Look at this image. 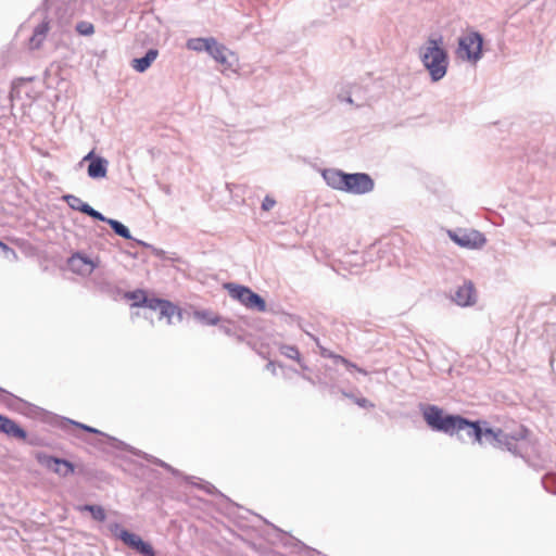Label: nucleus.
<instances>
[{
    "label": "nucleus",
    "instance_id": "obj_1",
    "mask_svg": "<svg viewBox=\"0 0 556 556\" xmlns=\"http://www.w3.org/2000/svg\"><path fill=\"white\" fill-rule=\"evenodd\" d=\"M419 59L433 83L440 81L446 75L450 60L441 36L428 37L425 46L419 48Z\"/></svg>",
    "mask_w": 556,
    "mask_h": 556
},
{
    "label": "nucleus",
    "instance_id": "obj_2",
    "mask_svg": "<svg viewBox=\"0 0 556 556\" xmlns=\"http://www.w3.org/2000/svg\"><path fill=\"white\" fill-rule=\"evenodd\" d=\"M426 424L434 431L443 432L448 435L455 434V429L467 426L464 417L460 415L445 414L437 405H427L422 412Z\"/></svg>",
    "mask_w": 556,
    "mask_h": 556
},
{
    "label": "nucleus",
    "instance_id": "obj_3",
    "mask_svg": "<svg viewBox=\"0 0 556 556\" xmlns=\"http://www.w3.org/2000/svg\"><path fill=\"white\" fill-rule=\"evenodd\" d=\"M110 532L121 540L127 547L141 556H156L153 546L136 533L124 529L118 522L109 525Z\"/></svg>",
    "mask_w": 556,
    "mask_h": 556
},
{
    "label": "nucleus",
    "instance_id": "obj_4",
    "mask_svg": "<svg viewBox=\"0 0 556 556\" xmlns=\"http://www.w3.org/2000/svg\"><path fill=\"white\" fill-rule=\"evenodd\" d=\"M528 432V429L522 426L510 434L506 433L500 428H492V434L489 438L488 444L492 445L493 447L506 450L515 456H521V451L519 450L517 442L525 440Z\"/></svg>",
    "mask_w": 556,
    "mask_h": 556
},
{
    "label": "nucleus",
    "instance_id": "obj_5",
    "mask_svg": "<svg viewBox=\"0 0 556 556\" xmlns=\"http://www.w3.org/2000/svg\"><path fill=\"white\" fill-rule=\"evenodd\" d=\"M528 432V429L522 426L510 434L506 433L500 428H492V434L489 438L488 444L492 445L493 447L506 450L515 456H521V451L519 450L517 442L525 440Z\"/></svg>",
    "mask_w": 556,
    "mask_h": 556
},
{
    "label": "nucleus",
    "instance_id": "obj_6",
    "mask_svg": "<svg viewBox=\"0 0 556 556\" xmlns=\"http://www.w3.org/2000/svg\"><path fill=\"white\" fill-rule=\"evenodd\" d=\"M224 288L228 291L229 295L233 300L239 301L247 308L257 312L266 311L265 300L260 294L252 291L249 287L235 282H227L224 285Z\"/></svg>",
    "mask_w": 556,
    "mask_h": 556
},
{
    "label": "nucleus",
    "instance_id": "obj_7",
    "mask_svg": "<svg viewBox=\"0 0 556 556\" xmlns=\"http://www.w3.org/2000/svg\"><path fill=\"white\" fill-rule=\"evenodd\" d=\"M483 37L479 31H470L458 39V53L462 59L476 63L483 53Z\"/></svg>",
    "mask_w": 556,
    "mask_h": 556
},
{
    "label": "nucleus",
    "instance_id": "obj_8",
    "mask_svg": "<svg viewBox=\"0 0 556 556\" xmlns=\"http://www.w3.org/2000/svg\"><path fill=\"white\" fill-rule=\"evenodd\" d=\"M464 420L467 422V426H464L459 429H455V434H457L460 439L463 438V433H465L469 439L473 442L479 443L480 445L488 444L489 438L492 434V428L489 427L488 421L485 420H469L464 417Z\"/></svg>",
    "mask_w": 556,
    "mask_h": 556
},
{
    "label": "nucleus",
    "instance_id": "obj_9",
    "mask_svg": "<svg viewBox=\"0 0 556 556\" xmlns=\"http://www.w3.org/2000/svg\"><path fill=\"white\" fill-rule=\"evenodd\" d=\"M36 459L41 466L51 470L61 478H66L75 472V465L65 458L39 452L36 455Z\"/></svg>",
    "mask_w": 556,
    "mask_h": 556
},
{
    "label": "nucleus",
    "instance_id": "obj_10",
    "mask_svg": "<svg viewBox=\"0 0 556 556\" xmlns=\"http://www.w3.org/2000/svg\"><path fill=\"white\" fill-rule=\"evenodd\" d=\"M375 188L374 179L366 173H348L344 192L352 194H365Z\"/></svg>",
    "mask_w": 556,
    "mask_h": 556
},
{
    "label": "nucleus",
    "instance_id": "obj_11",
    "mask_svg": "<svg viewBox=\"0 0 556 556\" xmlns=\"http://www.w3.org/2000/svg\"><path fill=\"white\" fill-rule=\"evenodd\" d=\"M134 306L146 307L151 311H159L160 318L167 317L170 319L176 313L178 307L167 300L159 298H142L141 301L134 302Z\"/></svg>",
    "mask_w": 556,
    "mask_h": 556
},
{
    "label": "nucleus",
    "instance_id": "obj_12",
    "mask_svg": "<svg viewBox=\"0 0 556 556\" xmlns=\"http://www.w3.org/2000/svg\"><path fill=\"white\" fill-rule=\"evenodd\" d=\"M88 162L87 174L91 179H102L106 177L109 161L103 156L94 153L93 150L88 152L80 163Z\"/></svg>",
    "mask_w": 556,
    "mask_h": 556
},
{
    "label": "nucleus",
    "instance_id": "obj_13",
    "mask_svg": "<svg viewBox=\"0 0 556 556\" xmlns=\"http://www.w3.org/2000/svg\"><path fill=\"white\" fill-rule=\"evenodd\" d=\"M452 299L459 306L473 305L477 300L473 283L469 280H465L464 283L456 289Z\"/></svg>",
    "mask_w": 556,
    "mask_h": 556
},
{
    "label": "nucleus",
    "instance_id": "obj_14",
    "mask_svg": "<svg viewBox=\"0 0 556 556\" xmlns=\"http://www.w3.org/2000/svg\"><path fill=\"white\" fill-rule=\"evenodd\" d=\"M63 200L74 211H78L83 214H86L87 216H89L96 220L103 219V214L101 212L94 210L88 203L84 202L80 198H78L74 194H65V195H63Z\"/></svg>",
    "mask_w": 556,
    "mask_h": 556
},
{
    "label": "nucleus",
    "instance_id": "obj_15",
    "mask_svg": "<svg viewBox=\"0 0 556 556\" xmlns=\"http://www.w3.org/2000/svg\"><path fill=\"white\" fill-rule=\"evenodd\" d=\"M68 266L72 271L86 276L90 275L96 268L91 258L81 253H75L68 258Z\"/></svg>",
    "mask_w": 556,
    "mask_h": 556
},
{
    "label": "nucleus",
    "instance_id": "obj_16",
    "mask_svg": "<svg viewBox=\"0 0 556 556\" xmlns=\"http://www.w3.org/2000/svg\"><path fill=\"white\" fill-rule=\"evenodd\" d=\"M63 422L64 424H68V425H72V426H75L86 432H89V433H93V434H99V435H102L104 438H106L110 446H112L113 448H116V450H122V451H126L128 448V444H126L125 442L114 438V437H111L102 431H100L99 429L97 428H93L91 426H88V425H85V424H81V422H78V421H75V420H72L70 418H64L63 419Z\"/></svg>",
    "mask_w": 556,
    "mask_h": 556
},
{
    "label": "nucleus",
    "instance_id": "obj_17",
    "mask_svg": "<svg viewBox=\"0 0 556 556\" xmlns=\"http://www.w3.org/2000/svg\"><path fill=\"white\" fill-rule=\"evenodd\" d=\"M451 239L463 248H479L485 243V238L479 231H472L470 233H450Z\"/></svg>",
    "mask_w": 556,
    "mask_h": 556
},
{
    "label": "nucleus",
    "instance_id": "obj_18",
    "mask_svg": "<svg viewBox=\"0 0 556 556\" xmlns=\"http://www.w3.org/2000/svg\"><path fill=\"white\" fill-rule=\"evenodd\" d=\"M0 432L17 440H26L27 432L13 419L0 415Z\"/></svg>",
    "mask_w": 556,
    "mask_h": 556
},
{
    "label": "nucleus",
    "instance_id": "obj_19",
    "mask_svg": "<svg viewBox=\"0 0 556 556\" xmlns=\"http://www.w3.org/2000/svg\"><path fill=\"white\" fill-rule=\"evenodd\" d=\"M126 451H129L130 453H132L134 455L136 456H139V457H142L144 458L148 462H151L164 469H166L167 471H169L172 475L176 476V477H184V479L186 481H191V479H193V477H189V476H184L181 471H179L178 469L174 468L173 466H170L169 464L163 462L162 459L157 458V457H154L148 453H144L142 451H139L135 447H131L128 445V448Z\"/></svg>",
    "mask_w": 556,
    "mask_h": 556
},
{
    "label": "nucleus",
    "instance_id": "obj_20",
    "mask_svg": "<svg viewBox=\"0 0 556 556\" xmlns=\"http://www.w3.org/2000/svg\"><path fill=\"white\" fill-rule=\"evenodd\" d=\"M346 174L348 173L341 169L327 168L324 169L323 177L329 187L340 191H344Z\"/></svg>",
    "mask_w": 556,
    "mask_h": 556
},
{
    "label": "nucleus",
    "instance_id": "obj_21",
    "mask_svg": "<svg viewBox=\"0 0 556 556\" xmlns=\"http://www.w3.org/2000/svg\"><path fill=\"white\" fill-rule=\"evenodd\" d=\"M207 52L216 62L220 64H229L227 60L228 54H232L226 46L219 43L214 37H211L210 49Z\"/></svg>",
    "mask_w": 556,
    "mask_h": 556
},
{
    "label": "nucleus",
    "instance_id": "obj_22",
    "mask_svg": "<svg viewBox=\"0 0 556 556\" xmlns=\"http://www.w3.org/2000/svg\"><path fill=\"white\" fill-rule=\"evenodd\" d=\"M159 55L156 49H149L141 58H136L131 62V66L138 73H144Z\"/></svg>",
    "mask_w": 556,
    "mask_h": 556
},
{
    "label": "nucleus",
    "instance_id": "obj_23",
    "mask_svg": "<svg viewBox=\"0 0 556 556\" xmlns=\"http://www.w3.org/2000/svg\"><path fill=\"white\" fill-rule=\"evenodd\" d=\"M49 31V23L43 21L34 29L33 36L29 38V49H39L45 41Z\"/></svg>",
    "mask_w": 556,
    "mask_h": 556
},
{
    "label": "nucleus",
    "instance_id": "obj_24",
    "mask_svg": "<svg viewBox=\"0 0 556 556\" xmlns=\"http://www.w3.org/2000/svg\"><path fill=\"white\" fill-rule=\"evenodd\" d=\"M100 222L106 223L115 235L126 239V240H134L130 230L127 226H125L123 223H121L117 219L109 218L103 215V219H99Z\"/></svg>",
    "mask_w": 556,
    "mask_h": 556
},
{
    "label": "nucleus",
    "instance_id": "obj_25",
    "mask_svg": "<svg viewBox=\"0 0 556 556\" xmlns=\"http://www.w3.org/2000/svg\"><path fill=\"white\" fill-rule=\"evenodd\" d=\"M320 354H321L323 357H330V358H332L336 364H339V363L343 364L349 369L350 368H354L358 372H361L363 375H367V371L365 369L357 367L355 364L351 363L345 357H343L341 355L333 354L332 352H330L329 350H327L325 348H320Z\"/></svg>",
    "mask_w": 556,
    "mask_h": 556
},
{
    "label": "nucleus",
    "instance_id": "obj_26",
    "mask_svg": "<svg viewBox=\"0 0 556 556\" xmlns=\"http://www.w3.org/2000/svg\"><path fill=\"white\" fill-rule=\"evenodd\" d=\"M210 42H211V37L190 38L187 40L186 47H187V49L195 51V52H205L207 49H210Z\"/></svg>",
    "mask_w": 556,
    "mask_h": 556
},
{
    "label": "nucleus",
    "instance_id": "obj_27",
    "mask_svg": "<svg viewBox=\"0 0 556 556\" xmlns=\"http://www.w3.org/2000/svg\"><path fill=\"white\" fill-rule=\"evenodd\" d=\"M279 351L287 358L296 361L301 365L302 368H306V366H304L301 363V354H300L299 349L295 345L281 344L279 346Z\"/></svg>",
    "mask_w": 556,
    "mask_h": 556
},
{
    "label": "nucleus",
    "instance_id": "obj_28",
    "mask_svg": "<svg viewBox=\"0 0 556 556\" xmlns=\"http://www.w3.org/2000/svg\"><path fill=\"white\" fill-rule=\"evenodd\" d=\"M80 510L83 511H89L91 517L97 521H104L106 518L105 510L100 505H92V504H86L80 507Z\"/></svg>",
    "mask_w": 556,
    "mask_h": 556
},
{
    "label": "nucleus",
    "instance_id": "obj_29",
    "mask_svg": "<svg viewBox=\"0 0 556 556\" xmlns=\"http://www.w3.org/2000/svg\"><path fill=\"white\" fill-rule=\"evenodd\" d=\"M193 315L197 320L204 325H216L219 321V316L210 311H195Z\"/></svg>",
    "mask_w": 556,
    "mask_h": 556
},
{
    "label": "nucleus",
    "instance_id": "obj_30",
    "mask_svg": "<svg viewBox=\"0 0 556 556\" xmlns=\"http://www.w3.org/2000/svg\"><path fill=\"white\" fill-rule=\"evenodd\" d=\"M76 31L83 36H90L94 33V27L91 23L81 21L76 24Z\"/></svg>",
    "mask_w": 556,
    "mask_h": 556
},
{
    "label": "nucleus",
    "instance_id": "obj_31",
    "mask_svg": "<svg viewBox=\"0 0 556 556\" xmlns=\"http://www.w3.org/2000/svg\"><path fill=\"white\" fill-rule=\"evenodd\" d=\"M555 481H556L555 476L548 473L543 477L542 484H543V488L545 489V491L556 495V489L553 486Z\"/></svg>",
    "mask_w": 556,
    "mask_h": 556
},
{
    "label": "nucleus",
    "instance_id": "obj_32",
    "mask_svg": "<svg viewBox=\"0 0 556 556\" xmlns=\"http://www.w3.org/2000/svg\"><path fill=\"white\" fill-rule=\"evenodd\" d=\"M146 292L141 289H138V290H135V291H129L125 294V298L129 299V300H134L135 302L137 301H141L142 298H146Z\"/></svg>",
    "mask_w": 556,
    "mask_h": 556
},
{
    "label": "nucleus",
    "instance_id": "obj_33",
    "mask_svg": "<svg viewBox=\"0 0 556 556\" xmlns=\"http://www.w3.org/2000/svg\"><path fill=\"white\" fill-rule=\"evenodd\" d=\"M136 244H139L141 247H144V248H148V249H152L153 253L156 255V256H163L164 254V251L163 250H160V249H156L154 247H152L151 244L142 241V240H139V239H135L132 240Z\"/></svg>",
    "mask_w": 556,
    "mask_h": 556
},
{
    "label": "nucleus",
    "instance_id": "obj_34",
    "mask_svg": "<svg viewBox=\"0 0 556 556\" xmlns=\"http://www.w3.org/2000/svg\"><path fill=\"white\" fill-rule=\"evenodd\" d=\"M275 204H276V201L273 198H270L269 195H266L262 202V210L269 211L274 207Z\"/></svg>",
    "mask_w": 556,
    "mask_h": 556
},
{
    "label": "nucleus",
    "instance_id": "obj_35",
    "mask_svg": "<svg viewBox=\"0 0 556 556\" xmlns=\"http://www.w3.org/2000/svg\"><path fill=\"white\" fill-rule=\"evenodd\" d=\"M199 488L203 489L207 494H217L218 490L211 484L210 482H204L203 484H199Z\"/></svg>",
    "mask_w": 556,
    "mask_h": 556
},
{
    "label": "nucleus",
    "instance_id": "obj_36",
    "mask_svg": "<svg viewBox=\"0 0 556 556\" xmlns=\"http://www.w3.org/2000/svg\"><path fill=\"white\" fill-rule=\"evenodd\" d=\"M8 399L21 401L17 396L13 395L9 391H7L0 387V401H7Z\"/></svg>",
    "mask_w": 556,
    "mask_h": 556
},
{
    "label": "nucleus",
    "instance_id": "obj_37",
    "mask_svg": "<svg viewBox=\"0 0 556 556\" xmlns=\"http://www.w3.org/2000/svg\"><path fill=\"white\" fill-rule=\"evenodd\" d=\"M338 98H339L340 101H344V102H348L350 104H354V99L352 97V92H349L348 94L340 93L338 96Z\"/></svg>",
    "mask_w": 556,
    "mask_h": 556
},
{
    "label": "nucleus",
    "instance_id": "obj_38",
    "mask_svg": "<svg viewBox=\"0 0 556 556\" xmlns=\"http://www.w3.org/2000/svg\"><path fill=\"white\" fill-rule=\"evenodd\" d=\"M0 249L4 252V253H11L12 255L15 256V252L13 249L9 248L5 243L1 242L0 241Z\"/></svg>",
    "mask_w": 556,
    "mask_h": 556
},
{
    "label": "nucleus",
    "instance_id": "obj_39",
    "mask_svg": "<svg viewBox=\"0 0 556 556\" xmlns=\"http://www.w3.org/2000/svg\"><path fill=\"white\" fill-rule=\"evenodd\" d=\"M361 407H367V405L369 404L368 400L365 399V397H362L359 400H357L356 402Z\"/></svg>",
    "mask_w": 556,
    "mask_h": 556
},
{
    "label": "nucleus",
    "instance_id": "obj_40",
    "mask_svg": "<svg viewBox=\"0 0 556 556\" xmlns=\"http://www.w3.org/2000/svg\"><path fill=\"white\" fill-rule=\"evenodd\" d=\"M266 368L268 370H270L273 374H276V367H275V363L274 362H269L267 365H266Z\"/></svg>",
    "mask_w": 556,
    "mask_h": 556
},
{
    "label": "nucleus",
    "instance_id": "obj_41",
    "mask_svg": "<svg viewBox=\"0 0 556 556\" xmlns=\"http://www.w3.org/2000/svg\"><path fill=\"white\" fill-rule=\"evenodd\" d=\"M223 329H224V331H225L226 333H229V332H230V330H229L228 328H224V327H223Z\"/></svg>",
    "mask_w": 556,
    "mask_h": 556
}]
</instances>
